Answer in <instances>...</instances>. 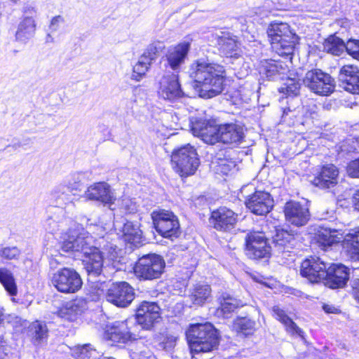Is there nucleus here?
Wrapping results in <instances>:
<instances>
[{
  "label": "nucleus",
  "instance_id": "bf43d9fd",
  "mask_svg": "<svg viewBox=\"0 0 359 359\" xmlns=\"http://www.w3.org/2000/svg\"><path fill=\"white\" fill-rule=\"evenodd\" d=\"M355 208L359 210V191L355 194Z\"/></svg>",
  "mask_w": 359,
  "mask_h": 359
},
{
  "label": "nucleus",
  "instance_id": "6e6d98bb",
  "mask_svg": "<svg viewBox=\"0 0 359 359\" xmlns=\"http://www.w3.org/2000/svg\"><path fill=\"white\" fill-rule=\"evenodd\" d=\"M25 13L27 15V17H32L33 18V16L36 15V9L31 6H27L25 7Z\"/></svg>",
  "mask_w": 359,
  "mask_h": 359
},
{
  "label": "nucleus",
  "instance_id": "0eeeda50",
  "mask_svg": "<svg viewBox=\"0 0 359 359\" xmlns=\"http://www.w3.org/2000/svg\"><path fill=\"white\" fill-rule=\"evenodd\" d=\"M171 161L174 170L181 177L194 175L200 164L196 149L189 144L174 151Z\"/></svg>",
  "mask_w": 359,
  "mask_h": 359
},
{
  "label": "nucleus",
  "instance_id": "4be33fe9",
  "mask_svg": "<svg viewBox=\"0 0 359 359\" xmlns=\"http://www.w3.org/2000/svg\"><path fill=\"white\" fill-rule=\"evenodd\" d=\"M189 50L190 43L188 41L170 47L165 55L167 65L174 72H178L184 63Z\"/></svg>",
  "mask_w": 359,
  "mask_h": 359
},
{
  "label": "nucleus",
  "instance_id": "e433bc0d",
  "mask_svg": "<svg viewBox=\"0 0 359 359\" xmlns=\"http://www.w3.org/2000/svg\"><path fill=\"white\" fill-rule=\"evenodd\" d=\"M243 306L241 300L238 299L230 294H224L220 302V310L224 318H229V315L234 312L236 309Z\"/></svg>",
  "mask_w": 359,
  "mask_h": 359
},
{
  "label": "nucleus",
  "instance_id": "a211bd4d",
  "mask_svg": "<svg viewBox=\"0 0 359 359\" xmlns=\"http://www.w3.org/2000/svg\"><path fill=\"white\" fill-rule=\"evenodd\" d=\"M237 215L226 207H220L211 213L210 223L217 231H230L237 223Z\"/></svg>",
  "mask_w": 359,
  "mask_h": 359
},
{
  "label": "nucleus",
  "instance_id": "a18cd8bd",
  "mask_svg": "<svg viewBox=\"0 0 359 359\" xmlns=\"http://www.w3.org/2000/svg\"><path fill=\"white\" fill-rule=\"evenodd\" d=\"M161 48L162 47L160 43H151L147 47L140 57L151 64L152 61L157 58Z\"/></svg>",
  "mask_w": 359,
  "mask_h": 359
},
{
  "label": "nucleus",
  "instance_id": "052dcab7",
  "mask_svg": "<svg viewBox=\"0 0 359 359\" xmlns=\"http://www.w3.org/2000/svg\"><path fill=\"white\" fill-rule=\"evenodd\" d=\"M6 355V353L4 352L3 347L0 346V359H4Z\"/></svg>",
  "mask_w": 359,
  "mask_h": 359
},
{
  "label": "nucleus",
  "instance_id": "473e14b6",
  "mask_svg": "<svg viewBox=\"0 0 359 359\" xmlns=\"http://www.w3.org/2000/svg\"><path fill=\"white\" fill-rule=\"evenodd\" d=\"M64 213L61 208H50L48 210V216L44 222L46 230L54 233L60 230L62 226Z\"/></svg>",
  "mask_w": 359,
  "mask_h": 359
},
{
  "label": "nucleus",
  "instance_id": "13d9d810",
  "mask_svg": "<svg viewBox=\"0 0 359 359\" xmlns=\"http://www.w3.org/2000/svg\"><path fill=\"white\" fill-rule=\"evenodd\" d=\"M292 112V110L290 108H285L283 111V116L282 118H283V121H285L286 116L289 115V113Z\"/></svg>",
  "mask_w": 359,
  "mask_h": 359
},
{
  "label": "nucleus",
  "instance_id": "7ed1b4c3",
  "mask_svg": "<svg viewBox=\"0 0 359 359\" xmlns=\"http://www.w3.org/2000/svg\"><path fill=\"white\" fill-rule=\"evenodd\" d=\"M191 130L206 144H238L245 137V127L239 121L212 125L209 121L198 119L192 123Z\"/></svg>",
  "mask_w": 359,
  "mask_h": 359
},
{
  "label": "nucleus",
  "instance_id": "49530a36",
  "mask_svg": "<svg viewBox=\"0 0 359 359\" xmlns=\"http://www.w3.org/2000/svg\"><path fill=\"white\" fill-rule=\"evenodd\" d=\"M21 250L16 246H6L0 248V257L7 260L18 259Z\"/></svg>",
  "mask_w": 359,
  "mask_h": 359
},
{
  "label": "nucleus",
  "instance_id": "f8f14e48",
  "mask_svg": "<svg viewBox=\"0 0 359 359\" xmlns=\"http://www.w3.org/2000/svg\"><path fill=\"white\" fill-rule=\"evenodd\" d=\"M245 252L250 259H261L270 255L272 247L262 232H250L245 238Z\"/></svg>",
  "mask_w": 359,
  "mask_h": 359
},
{
  "label": "nucleus",
  "instance_id": "412c9836",
  "mask_svg": "<svg viewBox=\"0 0 359 359\" xmlns=\"http://www.w3.org/2000/svg\"><path fill=\"white\" fill-rule=\"evenodd\" d=\"M159 96L164 100H175L183 96L184 93L178 81V75L172 73L164 75L160 81Z\"/></svg>",
  "mask_w": 359,
  "mask_h": 359
},
{
  "label": "nucleus",
  "instance_id": "680f3d73",
  "mask_svg": "<svg viewBox=\"0 0 359 359\" xmlns=\"http://www.w3.org/2000/svg\"><path fill=\"white\" fill-rule=\"evenodd\" d=\"M57 264V260L55 259H51L50 261V268H54L55 265Z\"/></svg>",
  "mask_w": 359,
  "mask_h": 359
},
{
  "label": "nucleus",
  "instance_id": "f257e3e1",
  "mask_svg": "<svg viewBox=\"0 0 359 359\" xmlns=\"http://www.w3.org/2000/svg\"><path fill=\"white\" fill-rule=\"evenodd\" d=\"M93 237L84 229H69L62 237L60 248L65 252L83 257L88 280L92 283L104 282L102 278L103 256L94 245Z\"/></svg>",
  "mask_w": 359,
  "mask_h": 359
},
{
  "label": "nucleus",
  "instance_id": "6e6552de",
  "mask_svg": "<svg viewBox=\"0 0 359 359\" xmlns=\"http://www.w3.org/2000/svg\"><path fill=\"white\" fill-rule=\"evenodd\" d=\"M165 263L163 257L156 254L143 255L136 262L133 270L140 280H153L161 278L164 272Z\"/></svg>",
  "mask_w": 359,
  "mask_h": 359
},
{
  "label": "nucleus",
  "instance_id": "72a5a7b5",
  "mask_svg": "<svg viewBox=\"0 0 359 359\" xmlns=\"http://www.w3.org/2000/svg\"><path fill=\"white\" fill-rule=\"evenodd\" d=\"M27 334L32 338V342L39 345L46 341L48 330L44 322L36 320L29 324Z\"/></svg>",
  "mask_w": 359,
  "mask_h": 359
},
{
  "label": "nucleus",
  "instance_id": "1a4fd4ad",
  "mask_svg": "<svg viewBox=\"0 0 359 359\" xmlns=\"http://www.w3.org/2000/svg\"><path fill=\"white\" fill-rule=\"evenodd\" d=\"M151 217L156 230L163 237L173 240L180 236L179 220L173 212L165 210H155Z\"/></svg>",
  "mask_w": 359,
  "mask_h": 359
},
{
  "label": "nucleus",
  "instance_id": "69168bd1",
  "mask_svg": "<svg viewBox=\"0 0 359 359\" xmlns=\"http://www.w3.org/2000/svg\"><path fill=\"white\" fill-rule=\"evenodd\" d=\"M102 359H115V358L110 357V358H104Z\"/></svg>",
  "mask_w": 359,
  "mask_h": 359
},
{
  "label": "nucleus",
  "instance_id": "09e8293b",
  "mask_svg": "<svg viewBox=\"0 0 359 359\" xmlns=\"http://www.w3.org/2000/svg\"><path fill=\"white\" fill-rule=\"evenodd\" d=\"M346 50L354 59L359 60V40H348L346 43Z\"/></svg>",
  "mask_w": 359,
  "mask_h": 359
},
{
  "label": "nucleus",
  "instance_id": "4c0bfd02",
  "mask_svg": "<svg viewBox=\"0 0 359 359\" xmlns=\"http://www.w3.org/2000/svg\"><path fill=\"white\" fill-rule=\"evenodd\" d=\"M323 46L324 51L335 55H340L346 50V43L335 35L326 39Z\"/></svg>",
  "mask_w": 359,
  "mask_h": 359
},
{
  "label": "nucleus",
  "instance_id": "58836bf2",
  "mask_svg": "<svg viewBox=\"0 0 359 359\" xmlns=\"http://www.w3.org/2000/svg\"><path fill=\"white\" fill-rule=\"evenodd\" d=\"M91 173L89 172H78L70 175L66 185L69 191L80 190L81 187L87 181L90 180Z\"/></svg>",
  "mask_w": 359,
  "mask_h": 359
},
{
  "label": "nucleus",
  "instance_id": "e2e57ef3",
  "mask_svg": "<svg viewBox=\"0 0 359 359\" xmlns=\"http://www.w3.org/2000/svg\"><path fill=\"white\" fill-rule=\"evenodd\" d=\"M46 42H53V38L51 36L50 33L47 34Z\"/></svg>",
  "mask_w": 359,
  "mask_h": 359
},
{
  "label": "nucleus",
  "instance_id": "c756f323",
  "mask_svg": "<svg viewBox=\"0 0 359 359\" xmlns=\"http://www.w3.org/2000/svg\"><path fill=\"white\" fill-rule=\"evenodd\" d=\"M86 308V302L84 299H76L67 302L58 311V316L69 321H74L82 314Z\"/></svg>",
  "mask_w": 359,
  "mask_h": 359
},
{
  "label": "nucleus",
  "instance_id": "c85d7f7f",
  "mask_svg": "<svg viewBox=\"0 0 359 359\" xmlns=\"http://www.w3.org/2000/svg\"><path fill=\"white\" fill-rule=\"evenodd\" d=\"M114 226L116 229H121L122 237L126 242L135 246L141 243L142 233L137 224L126 221L122 226L120 222L114 221Z\"/></svg>",
  "mask_w": 359,
  "mask_h": 359
},
{
  "label": "nucleus",
  "instance_id": "aec40b11",
  "mask_svg": "<svg viewBox=\"0 0 359 359\" xmlns=\"http://www.w3.org/2000/svg\"><path fill=\"white\" fill-rule=\"evenodd\" d=\"M348 278V268L343 264H333L327 266L323 283L332 289L341 288L346 285Z\"/></svg>",
  "mask_w": 359,
  "mask_h": 359
},
{
  "label": "nucleus",
  "instance_id": "9d476101",
  "mask_svg": "<svg viewBox=\"0 0 359 359\" xmlns=\"http://www.w3.org/2000/svg\"><path fill=\"white\" fill-rule=\"evenodd\" d=\"M304 85L316 94L327 96L334 90V80L319 69L308 71L303 79Z\"/></svg>",
  "mask_w": 359,
  "mask_h": 359
},
{
  "label": "nucleus",
  "instance_id": "a19ab883",
  "mask_svg": "<svg viewBox=\"0 0 359 359\" xmlns=\"http://www.w3.org/2000/svg\"><path fill=\"white\" fill-rule=\"evenodd\" d=\"M255 321L248 318H238L233 323V328L236 332L245 336L251 335L255 331Z\"/></svg>",
  "mask_w": 359,
  "mask_h": 359
},
{
  "label": "nucleus",
  "instance_id": "3c124183",
  "mask_svg": "<svg viewBox=\"0 0 359 359\" xmlns=\"http://www.w3.org/2000/svg\"><path fill=\"white\" fill-rule=\"evenodd\" d=\"M347 172L352 177L359 178V158L352 161L348 163Z\"/></svg>",
  "mask_w": 359,
  "mask_h": 359
},
{
  "label": "nucleus",
  "instance_id": "5fc2aeb1",
  "mask_svg": "<svg viewBox=\"0 0 359 359\" xmlns=\"http://www.w3.org/2000/svg\"><path fill=\"white\" fill-rule=\"evenodd\" d=\"M353 290L355 299L359 302V279L353 281Z\"/></svg>",
  "mask_w": 359,
  "mask_h": 359
},
{
  "label": "nucleus",
  "instance_id": "603ef678",
  "mask_svg": "<svg viewBox=\"0 0 359 359\" xmlns=\"http://www.w3.org/2000/svg\"><path fill=\"white\" fill-rule=\"evenodd\" d=\"M132 359H156L149 351H143L140 353H133Z\"/></svg>",
  "mask_w": 359,
  "mask_h": 359
},
{
  "label": "nucleus",
  "instance_id": "79ce46f5",
  "mask_svg": "<svg viewBox=\"0 0 359 359\" xmlns=\"http://www.w3.org/2000/svg\"><path fill=\"white\" fill-rule=\"evenodd\" d=\"M95 351L90 344L77 345L72 348V355L76 359H87L93 356Z\"/></svg>",
  "mask_w": 359,
  "mask_h": 359
},
{
  "label": "nucleus",
  "instance_id": "2f4dec72",
  "mask_svg": "<svg viewBox=\"0 0 359 359\" xmlns=\"http://www.w3.org/2000/svg\"><path fill=\"white\" fill-rule=\"evenodd\" d=\"M273 316L284 325L286 331L292 334H297L302 338L304 337V332L297 324L286 314L285 311L278 306L272 308Z\"/></svg>",
  "mask_w": 359,
  "mask_h": 359
},
{
  "label": "nucleus",
  "instance_id": "c9c22d12",
  "mask_svg": "<svg viewBox=\"0 0 359 359\" xmlns=\"http://www.w3.org/2000/svg\"><path fill=\"white\" fill-rule=\"evenodd\" d=\"M210 292L211 289L208 285L197 283L194 287L190 298L194 304L201 306L210 297Z\"/></svg>",
  "mask_w": 359,
  "mask_h": 359
},
{
  "label": "nucleus",
  "instance_id": "338daca9",
  "mask_svg": "<svg viewBox=\"0 0 359 359\" xmlns=\"http://www.w3.org/2000/svg\"><path fill=\"white\" fill-rule=\"evenodd\" d=\"M15 147H20V144H15Z\"/></svg>",
  "mask_w": 359,
  "mask_h": 359
},
{
  "label": "nucleus",
  "instance_id": "de8ad7c7",
  "mask_svg": "<svg viewBox=\"0 0 359 359\" xmlns=\"http://www.w3.org/2000/svg\"><path fill=\"white\" fill-rule=\"evenodd\" d=\"M118 206L121 213L132 214L137 211L136 203L128 197L118 200Z\"/></svg>",
  "mask_w": 359,
  "mask_h": 359
},
{
  "label": "nucleus",
  "instance_id": "37998d69",
  "mask_svg": "<svg viewBox=\"0 0 359 359\" xmlns=\"http://www.w3.org/2000/svg\"><path fill=\"white\" fill-rule=\"evenodd\" d=\"M301 84L299 80L288 78L285 86L281 88L280 92L287 96H297L299 93Z\"/></svg>",
  "mask_w": 359,
  "mask_h": 359
},
{
  "label": "nucleus",
  "instance_id": "cd10ccee",
  "mask_svg": "<svg viewBox=\"0 0 359 359\" xmlns=\"http://www.w3.org/2000/svg\"><path fill=\"white\" fill-rule=\"evenodd\" d=\"M338 175L339 171L335 165H325L322 168L320 174L314 178L313 184L321 189H330L337 184Z\"/></svg>",
  "mask_w": 359,
  "mask_h": 359
},
{
  "label": "nucleus",
  "instance_id": "39448f33",
  "mask_svg": "<svg viewBox=\"0 0 359 359\" xmlns=\"http://www.w3.org/2000/svg\"><path fill=\"white\" fill-rule=\"evenodd\" d=\"M315 240L324 250L342 242L343 248L353 260H359V227L345 236L341 231L318 226L315 233Z\"/></svg>",
  "mask_w": 359,
  "mask_h": 359
},
{
  "label": "nucleus",
  "instance_id": "423d86ee",
  "mask_svg": "<svg viewBox=\"0 0 359 359\" xmlns=\"http://www.w3.org/2000/svg\"><path fill=\"white\" fill-rule=\"evenodd\" d=\"M273 50L280 56L290 55L294 50L298 36L284 22H273L267 29Z\"/></svg>",
  "mask_w": 359,
  "mask_h": 359
},
{
  "label": "nucleus",
  "instance_id": "20e7f679",
  "mask_svg": "<svg viewBox=\"0 0 359 359\" xmlns=\"http://www.w3.org/2000/svg\"><path fill=\"white\" fill-rule=\"evenodd\" d=\"M186 336L193 355L208 354L211 358L217 349V332L209 323L191 325L186 332Z\"/></svg>",
  "mask_w": 359,
  "mask_h": 359
},
{
  "label": "nucleus",
  "instance_id": "4468645a",
  "mask_svg": "<svg viewBox=\"0 0 359 359\" xmlns=\"http://www.w3.org/2000/svg\"><path fill=\"white\" fill-rule=\"evenodd\" d=\"M85 196L87 199L96 201L102 203L104 205H107L113 211L115 208L116 197L110 185L104 182L93 183L89 186L85 191Z\"/></svg>",
  "mask_w": 359,
  "mask_h": 359
},
{
  "label": "nucleus",
  "instance_id": "7c9ffc66",
  "mask_svg": "<svg viewBox=\"0 0 359 359\" xmlns=\"http://www.w3.org/2000/svg\"><path fill=\"white\" fill-rule=\"evenodd\" d=\"M287 71L288 67L284 62L276 60L265 61L260 68V74L269 80H274L278 77L283 79Z\"/></svg>",
  "mask_w": 359,
  "mask_h": 359
},
{
  "label": "nucleus",
  "instance_id": "c03bdc74",
  "mask_svg": "<svg viewBox=\"0 0 359 359\" xmlns=\"http://www.w3.org/2000/svg\"><path fill=\"white\" fill-rule=\"evenodd\" d=\"M150 65V62L140 57L138 62L133 67V73L131 76L132 79L140 81L142 76L145 75L146 72L149 69Z\"/></svg>",
  "mask_w": 359,
  "mask_h": 359
},
{
  "label": "nucleus",
  "instance_id": "864d4df0",
  "mask_svg": "<svg viewBox=\"0 0 359 359\" xmlns=\"http://www.w3.org/2000/svg\"><path fill=\"white\" fill-rule=\"evenodd\" d=\"M176 337L172 335L166 336L164 340L162 341L163 348L165 349H171L175 345Z\"/></svg>",
  "mask_w": 359,
  "mask_h": 359
},
{
  "label": "nucleus",
  "instance_id": "f3484780",
  "mask_svg": "<svg viewBox=\"0 0 359 359\" xmlns=\"http://www.w3.org/2000/svg\"><path fill=\"white\" fill-rule=\"evenodd\" d=\"M327 264L319 257H311L302 262L300 273L311 283L323 282Z\"/></svg>",
  "mask_w": 359,
  "mask_h": 359
},
{
  "label": "nucleus",
  "instance_id": "2eb2a0df",
  "mask_svg": "<svg viewBox=\"0 0 359 359\" xmlns=\"http://www.w3.org/2000/svg\"><path fill=\"white\" fill-rule=\"evenodd\" d=\"M245 205L251 212L257 215H264L273 207V199L271 194L264 191H255L245 196Z\"/></svg>",
  "mask_w": 359,
  "mask_h": 359
},
{
  "label": "nucleus",
  "instance_id": "f704fd0d",
  "mask_svg": "<svg viewBox=\"0 0 359 359\" xmlns=\"http://www.w3.org/2000/svg\"><path fill=\"white\" fill-rule=\"evenodd\" d=\"M36 24L32 17H25L20 22L15 33L18 41H25L32 37L35 33Z\"/></svg>",
  "mask_w": 359,
  "mask_h": 359
},
{
  "label": "nucleus",
  "instance_id": "a878e982",
  "mask_svg": "<svg viewBox=\"0 0 359 359\" xmlns=\"http://www.w3.org/2000/svg\"><path fill=\"white\" fill-rule=\"evenodd\" d=\"M70 192L66 185L60 184L56 186L51 191L52 198L55 200L56 205L52 208H61L64 211L70 212L74 210L75 204L74 198L69 194Z\"/></svg>",
  "mask_w": 359,
  "mask_h": 359
},
{
  "label": "nucleus",
  "instance_id": "ddd939ff",
  "mask_svg": "<svg viewBox=\"0 0 359 359\" xmlns=\"http://www.w3.org/2000/svg\"><path fill=\"white\" fill-rule=\"evenodd\" d=\"M134 297V290L126 282L113 283L106 293V299L118 307L128 306Z\"/></svg>",
  "mask_w": 359,
  "mask_h": 359
},
{
  "label": "nucleus",
  "instance_id": "ea45409f",
  "mask_svg": "<svg viewBox=\"0 0 359 359\" xmlns=\"http://www.w3.org/2000/svg\"><path fill=\"white\" fill-rule=\"evenodd\" d=\"M0 283L11 296L17 294L18 289L13 273L6 268H0Z\"/></svg>",
  "mask_w": 359,
  "mask_h": 359
},
{
  "label": "nucleus",
  "instance_id": "dca6fc26",
  "mask_svg": "<svg viewBox=\"0 0 359 359\" xmlns=\"http://www.w3.org/2000/svg\"><path fill=\"white\" fill-rule=\"evenodd\" d=\"M284 213L286 221L298 227L306 225L311 216L306 205L294 201H290L285 203Z\"/></svg>",
  "mask_w": 359,
  "mask_h": 359
},
{
  "label": "nucleus",
  "instance_id": "b1692460",
  "mask_svg": "<svg viewBox=\"0 0 359 359\" xmlns=\"http://www.w3.org/2000/svg\"><path fill=\"white\" fill-rule=\"evenodd\" d=\"M219 50L227 57L238 59L241 56V44L237 36L231 33H222L217 39Z\"/></svg>",
  "mask_w": 359,
  "mask_h": 359
},
{
  "label": "nucleus",
  "instance_id": "0e129e2a",
  "mask_svg": "<svg viewBox=\"0 0 359 359\" xmlns=\"http://www.w3.org/2000/svg\"><path fill=\"white\" fill-rule=\"evenodd\" d=\"M248 187H249L248 186L245 187H243V188L241 189V192H242V193H243V192L245 191V189H246L247 188H248Z\"/></svg>",
  "mask_w": 359,
  "mask_h": 359
},
{
  "label": "nucleus",
  "instance_id": "9b49d317",
  "mask_svg": "<svg viewBox=\"0 0 359 359\" xmlns=\"http://www.w3.org/2000/svg\"><path fill=\"white\" fill-rule=\"evenodd\" d=\"M52 285L60 292L74 293L81 289L82 280L74 269L64 267L52 274Z\"/></svg>",
  "mask_w": 359,
  "mask_h": 359
},
{
  "label": "nucleus",
  "instance_id": "4d7b16f0",
  "mask_svg": "<svg viewBox=\"0 0 359 359\" xmlns=\"http://www.w3.org/2000/svg\"><path fill=\"white\" fill-rule=\"evenodd\" d=\"M323 309L326 313H334V310H335L334 308H332L331 306L329 305H324Z\"/></svg>",
  "mask_w": 359,
  "mask_h": 359
},
{
  "label": "nucleus",
  "instance_id": "8fccbe9b",
  "mask_svg": "<svg viewBox=\"0 0 359 359\" xmlns=\"http://www.w3.org/2000/svg\"><path fill=\"white\" fill-rule=\"evenodd\" d=\"M65 20L62 15H56L53 17L49 25V30L51 33L59 30L60 26L65 23Z\"/></svg>",
  "mask_w": 359,
  "mask_h": 359
},
{
  "label": "nucleus",
  "instance_id": "bb28decb",
  "mask_svg": "<svg viewBox=\"0 0 359 359\" xmlns=\"http://www.w3.org/2000/svg\"><path fill=\"white\" fill-rule=\"evenodd\" d=\"M107 337L114 343H126L137 339L128 327L126 322H116L106 333Z\"/></svg>",
  "mask_w": 359,
  "mask_h": 359
},
{
  "label": "nucleus",
  "instance_id": "774afa93",
  "mask_svg": "<svg viewBox=\"0 0 359 359\" xmlns=\"http://www.w3.org/2000/svg\"><path fill=\"white\" fill-rule=\"evenodd\" d=\"M11 1L15 3V2H17L18 0H11Z\"/></svg>",
  "mask_w": 359,
  "mask_h": 359
},
{
  "label": "nucleus",
  "instance_id": "5701e85b",
  "mask_svg": "<svg viewBox=\"0 0 359 359\" xmlns=\"http://www.w3.org/2000/svg\"><path fill=\"white\" fill-rule=\"evenodd\" d=\"M339 80L345 90L359 95V68L357 66L344 65L340 69Z\"/></svg>",
  "mask_w": 359,
  "mask_h": 359
},
{
  "label": "nucleus",
  "instance_id": "393cba45",
  "mask_svg": "<svg viewBox=\"0 0 359 359\" xmlns=\"http://www.w3.org/2000/svg\"><path fill=\"white\" fill-rule=\"evenodd\" d=\"M296 243L297 241L293 234L284 229H277L271 245L275 253L283 255L290 252Z\"/></svg>",
  "mask_w": 359,
  "mask_h": 359
},
{
  "label": "nucleus",
  "instance_id": "6ab92c4d",
  "mask_svg": "<svg viewBox=\"0 0 359 359\" xmlns=\"http://www.w3.org/2000/svg\"><path fill=\"white\" fill-rule=\"evenodd\" d=\"M160 318V307L156 302H143L136 311V319L144 329L149 330Z\"/></svg>",
  "mask_w": 359,
  "mask_h": 359
},
{
  "label": "nucleus",
  "instance_id": "f03ea898",
  "mask_svg": "<svg viewBox=\"0 0 359 359\" xmlns=\"http://www.w3.org/2000/svg\"><path fill=\"white\" fill-rule=\"evenodd\" d=\"M188 74L199 97L209 99L222 93L226 76L222 65L201 58L192 62Z\"/></svg>",
  "mask_w": 359,
  "mask_h": 359
}]
</instances>
